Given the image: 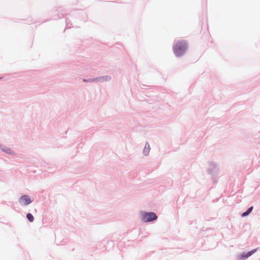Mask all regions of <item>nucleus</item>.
Returning a JSON list of instances; mask_svg holds the SVG:
<instances>
[{"label":"nucleus","mask_w":260,"mask_h":260,"mask_svg":"<svg viewBox=\"0 0 260 260\" xmlns=\"http://www.w3.org/2000/svg\"><path fill=\"white\" fill-rule=\"evenodd\" d=\"M19 202L22 205H27L32 202V200L29 196L24 195L20 198Z\"/></svg>","instance_id":"nucleus-3"},{"label":"nucleus","mask_w":260,"mask_h":260,"mask_svg":"<svg viewBox=\"0 0 260 260\" xmlns=\"http://www.w3.org/2000/svg\"><path fill=\"white\" fill-rule=\"evenodd\" d=\"M252 209H253V207H250L246 212H245L242 213V216L243 217H244V216L248 215L252 211Z\"/></svg>","instance_id":"nucleus-5"},{"label":"nucleus","mask_w":260,"mask_h":260,"mask_svg":"<svg viewBox=\"0 0 260 260\" xmlns=\"http://www.w3.org/2000/svg\"><path fill=\"white\" fill-rule=\"evenodd\" d=\"M187 44L186 41L181 40L177 42L173 47L174 53L177 56H181L186 52Z\"/></svg>","instance_id":"nucleus-1"},{"label":"nucleus","mask_w":260,"mask_h":260,"mask_svg":"<svg viewBox=\"0 0 260 260\" xmlns=\"http://www.w3.org/2000/svg\"><path fill=\"white\" fill-rule=\"evenodd\" d=\"M26 217L30 222H32L34 220V216L30 213H27Z\"/></svg>","instance_id":"nucleus-6"},{"label":"nucleus","mask_w":260,"mask_h":260,"mask_svg":"<svg viewBox=\"0 0 260 260\" xmlns=\"http://www.w3.org/2000/svg\"><path fill=\"white\" fill-rule=\"evenodd\" d=\"M255 251H256V249H253L246 253H243L240 256L239 258L240 259H244L245 258H247L248 257H249L250 256H251Z\"/></svg>","instance_id":"nucleus-4"},{"label":"nucleus","mask_w":260,"mask_h":260,"mask_svg":"<svg viewBox=\"0 0 260 260\" xmlns=\"http://www.w3.org/2000/svg\"><path fill=\"white\" fill-rule=\"evenodd\" d=\"M144 152L145 153V152H147V153L148 152V151H147V149H146V146L145 147V148H144Z\"/></svg>","instance_id":"nucleus-8"},{"label":"nucleus","mask_w":260,"mask_h":260,"mask_svg":"<svg viewBox=\"0 0 260 260\" xmlns=\"http://www.w3.org/2000/svg\"><path fill=\"white\" fill-rule=\"evenodd\" d=\"M157 218L156 215L153 212L143 213L142 220L144 222H149L155 220Z\"/></svg>","instance_id":"nucleus-2"},{"label":"nucleus","mask_w":260,"mask_h":260,"mask_svg":"<svg viewBox=\"0 0 260 260\" xmlns=\"http://www.w3.org/2000/svg\"><path fill=\"white\" fill-rule=\"evenodd\" d=\"M7 153H11V150L10 149H8L7 151H6Z\"/></svg>","instance_id":"nucleus-7"}]
</instances>
